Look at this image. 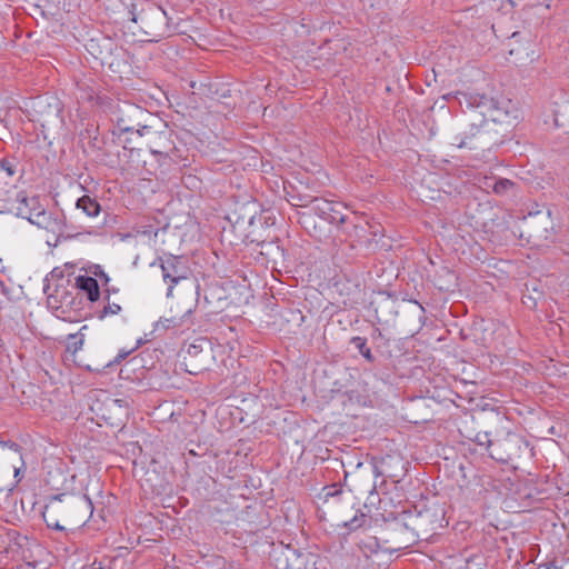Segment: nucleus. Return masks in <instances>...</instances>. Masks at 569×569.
<instances>
[{"label":"nucleus","instance_id":"obj_1","mask_svg":"<svg viewBox=\"0 0 569 569\" xmlns=\"http://www.w3.org/2000/svg\"><path fill=\"white\" fill-rule=\"evenodd\" d=\"M0 209L14 213L18 217L28 219L34 216V213L42 207L40 204L39 197H28L24 191H19L12 187L4 193L0 191Z\"/></svg>","mask_w":569,"mask_h":569},{"label":"nucleus","instance_id":"obj_2","mask_svg":"<svg viewBox=\"0 0 569 569\" xmlns=\"http://www.w3.org/2000/svg\"><path fill=\"white\" fill-rule=\"evenodd\" d=\"M137 6L133 4V9L130 11L131 20L134 23H139V27L147 36L160 37L163 34V28L166 26V12L160 7L152 3L142 4L139 12H136Z\"/></svg>","mask_w":569,"mask_h":569},{"label":"nucleus","instance_id":"obj_3","mask_svg":"<svg viewBox=\"0 0 569 569\" xmlns=\"http://www.w3.org/2000/svg\"><path fill=\"white\" fill-rule=\"evenodd\" d=\"M114 116L117 128L121 133L136 131L143 136V131L150 132L149 127L141 124L146 111L137 104L123 102L117 107Z\"/></svg>","mask_w":569,"mask_h":569},{"label":"nucleus","instance_id":"obj_4","mask_svg":"<svg viewBox=\"0 0 569 569\" xmlns=\"http://www.w3.org/2000/svg\"><path fill=\"white\" fill-rule=\"evenodd\" d=\"M528 443L517 433L508 432L503 438L496 439L490 457L497 461L508 463L519 458Z\"/></svg>","mask_w":569,"mask_h":569},{"label":"nucleus","instance_id":"obj_5","mask_svg":"<svg viewBox=\"0 0 569 569\" xmlns=\"http://www.w3.org/2000/svg\"><path fill=\"white\" fill-rule=\"evenodd\" d=\"M489 122L483 120L479 126L471 124L469 130L462 132L461 136L455 138L458 148L478 149L483 148L491 142L490 132L488 130Z\"/></svg>","mask_w":569,"mask_h":569},{"label":"nucleus","instance_id":"obj_6","mask_svg":"<svg viewBox=\"0 0 569 569\" xmlns=\"http://www.w3.org/2000/svg\"><path fill=\"white\" fill-rule=\"evenodd\" d=\"M192 309L188 308L182 312H174L170 317H162L156 323V331H172V333H183L193 326Z\"/></svg>","mask_w":569,"mask_h":569},{"label":"nucleus","instance_id":"obj_7","mask_svg":"<svg viewBox=\"0 0 569 569\" xmlns=\"http://www.w3.org/2000/svg\"><path fill=\"white\" fill-rule=\"evenodd\" d=\"M159 261L162 270L163 280L170 282L167 292V296L169 297L172 293L174 284H177L179 280L186 278L181 270V259L180 257L169 254L166 259L159 258Z\"/></svg>","mask_w":569,"mask_h":569},{"label":"nucleus","instance_id":"obj_8","mask_svg":"<svg viewBox=\"0 0 569 569\" xmlns=\"http://www.w3.org/2000/svg\"><path fill=\"white\" fill-rule=\"evenodd\" d=\"M152 137L149 142V150L153 156L160 158H171V153L176 150L167 131L151 132Z\"/></svg>","mask_w":569,"mask_h":569},{"label":"nucleus","instance_id":"obj_9","mask_svg":"<svg viewBox=\"0 0 569 569\" xmlns=\"http://www.w3.org/2000/svg\"><path fill=\"white\" fill-rule=\"evenodd\" d=\"M30 222L36 224L39 228H42L50 232H62V227L64 224V217H53L50 212H47L44 208H40L32 218H30Z\"/></svg>","mask_w":569,"mask_h":569},{"label":"nucleus","instance_id":"obj_10","mask_svg":"<svg viewBox=\"0 0 569 569\" xmlns=\"http://www.w3.org/2000/svg\"><path fill=\"white\" fill-rule=\"evenodd\" d=\"M130 556L131 552L129 549L121 547L111 551V553L106 555L99 562V567L97 569H116L118 567L123 568L131 562V560L128 559Z\"/></svg>","mask_w":569,"mask_h":569},{"label":"nucleus","instance_id":"obj_11","mask_svg":"<svg viewBox=\"0 0 569 569\" xmlns=\"http://www.w3.org/2000/svg\"><path fill=\"white\" fill-rule=\"evenodd\" d=\"M77 287L87 293L90 301H97L100 297V289L98 281L89 276H79L76 278Z\"/></svg>","mask_w":569,"mask_h":569},{"label":"nucleus","instance_id":"obj_12","mask_svg":"<svg viewBox=\"0 0 569 569\" xmlns=\"http://www.w3.org/2000/svg\"><path fill=\"white\" fill-rule=\"evenodd\" d=\"M450 558L453 560L451 565L455 566L456 569H462L463 563L466 568L473 565L480 569L481 566H483V557L479 553H473L469 550H466L463 553H459Z\"/></svg>","mask_w":569,"mask_h":569},{"label":"nucleus","instance_id":"obj_13","mask_svg":"<svg viewBox=\"0 0 569 569\" xmlns=\"http://www.w3.org/2000/svg\"><path fill=\"white\" fill-rule=\"evenodd\" d=\"M77 209L82 210L88 217H97L101 210L100 203L89 196H82L77 200Z\"/></svg>","mask_w":569,"mask_h":569},{"label":"nucleus","instance_id":"obj_14","mask_svg":"<svg viewBox=\"0 0 569 569\" xmlns=\"http://www.w3.org/2000/svg\"><path fill=\"white\" fill-rule=\"evenodd\" d=\"M61 511L60 506H47L42 512V517L49 528H53L57 530H63L64 527L60 526L59 521L56 519V515Z\"/></svg>","mask_w":569,"mask_h":569},{"label":"nucleus","instance_id":"obj_15","mask_svg":"<svg viewBox=\"0 0 569 569\" xmlns=\"http://www.w3.org/2000/svg\"><path fill=\"white\" fill-rule=\"evenodd\" d=\"M351 343L358 349V351L370 362L375 361V357L367 346V339L363 337H352Z\"/></svg>","mask_w":569,"mask_h":569},{"label":"nucleus","instance_id":"obj_16","mask_svg":"<svg viewBox=\"0 0 569 569\" xmlns=\"http://www.w3.org/2000/svg\"><path fill=\"white\" fill-rule=\"evenodd\" d=\"M84 335L82 332L68 336L67 351L76 355L83 346Z\"/></svg>","mask_w":569,"mask_h":569},{"label":"nucleus","instance_id":"obj_17","mask_svg":"<svg viewBox=\"0 0 569 569\" xmlns=\"http://www.w3.org/2000/svg\"><path fill=\"white\" fill-rule=\"evenodd\" d=\"M516 183L509 179H498L492 184V191L498 196H505L509 191L513 190Z\"/></svg>","mask_w":569,"mask_h":569},{"label":"nucleus","instance_id":"obj_18","mask_svg":"<svg viewBox=\"0 0 569 569\" xmlns=\"http://www.w3.org/2000/svg\"><path fill=\"white\" fill-rule=\"evenodd\" d=\"M107 301L103 309L99 313V318L102 319L107 316L118 315L121 311V306L117 302H111L109 299V295L104 297Z\"/></svg>","mask_w":569,"mask_h":569},{"label":"nucleus","instance_id":"obj_19","mask_svg":"<svg viewBox=\"0 0 569 569\" xmlns=\"http://www.w3.org/2000/svg\"><path fill=\"white\" fill-rule=\"evenodd\" d=\"M366 522V515L362 512L357 513L351 520L346 521L343 526L349 530H356L363 526Z\"/></svg>","mask_w":569,"mask_h":569},{"label":"nucleus","instance_id":"obj_20","mask_svg":"<svg viewBox=\"0 0 569 569\" xmlns=\"http://www.w3.org/2000/svg\"><path fill=\"white\" fill-rule=\"evenodd\" d=\"M0 168L3 170L9 177H12L16 173L17 164L14 160H10L3 158L0 160Z\"/></svg>","mask_w":569,"mask_h":569},{"label":"nucleus","instance_id":"obj_21","mask_svg":"<svg viewBox=\"0 0 569 569\" xmlns=\"http://www.w3.org/2000/svg\"><path fill=\"white\" fill-rule=\"evenodd\" d=\"M476 442L487 448H493L495 440H491L488 432H478L475 438Z\"/></svg>","mask_w":569,"mask_h":569},{"label":"nucleus","instance_id":"obj_22","mask_svg":"<svg viewBox=\"0 0 569 569\" xmlns=\"http://www.w3.org/2000/svg\"><path fill=\"white\" fill-rule=\"evenodd\" d=\"M409 520H410V522H409V523L403 522V525H405L406 527H408V526L410 525V526H411V529H412L413 531H416V537H417V538H419V532L417 531V530H418V528H419V521H420L419 516H409Z\"/></svg>","mask_w":569,"mask_h":569},{"label":"nucleus","instance_id":"obj_23","mask_svg":"<svg viewBox=\"0 0 569 569\" xmlns=\"http://www.w3.org/2000/svg\"><path fill=\"white\" fill-rule=\"evenodd\" d=\"M201 345L196 343L189 345L188 348L186 349V353L190 357H197L199 353H201Z\"/></svg>","mask_w":569,"mask_h":569},{"label":"nucleus","instance_id":"obj_24","mask_svg":"<svg viewBox=\"0 0 569 569\" xmlns=\"http://www.w3.org/2000/svg\"><path fill=\"white\" fill-rule=\"evenodd\" d=\"M416 305H417V308H418V310H419V312H420V318H421V317H422V315H423V312H425V310H423V308H422V306H421V305H419V303H416Z\"/></svg>","mask_w":569,"mask_h":569},{"label":"nucleus","instance_id":"obj_25","mask_svg":"<svg viewBox=\"0 0 569 569\" xmlns=\"http://www.w3.org/2000/svg\"><path fill=\"white\" fill-rule=\"evenodd\" d=\"M19 475H20V469H19V468H16V469H14V477L17 478Z\"/></svg>","mask_w":569,"mask_h":569},{"label":"nucleus","instance_id":"obj_26","mask_svg":"<svg viewBox=\"0 0 569 569\" xmlns=\"http://www.w3.org/2000/svg\"><path fill=\"white\" fill-rule=\"evenodd\" d=\"M375 473H376L377 476H379V475H380V472L378 471V468H377V467H375Z\"/></svg>","mask_w":569,"mask_h":569},{"label":"nucleus","instance_id":"obj_27","mask_svg":"<svg viewBox=\"0 0 569 569\" xmlns=\"http://www.w3.org/2000/svg\"><path fill=\"white\" fill-rule=\"evenodd\" d=\"M124 357H126V353H123V355H119V357L117 358V360H118V359H120V358L122 359V358H124Z\"/></svg>","mask_w":569,"mask_h":569}]
</instances>
